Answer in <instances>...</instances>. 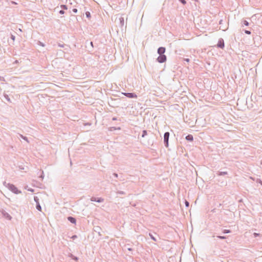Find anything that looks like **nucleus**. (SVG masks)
Here are the masks:
<instances>
[{
    "label": "nucleus",
    "instance_id": "obj_12",
    "mask_svg": "<svg viewBox=\"0 0 262 262\" xmlns=\"http://www.w3.org/2000/svg\"><path fill=\"white\" fill-rule=\"evenodd\" d=\"M36 208L37 210L41 211V207L39 203H37L36 204Z\"/></svg>",
    "mask_w": 262,
    "mask_h": 262
},
{
    "label": "nucleus",
    "instance_id": "obj_11",
    "mask_svg": "<svg viewBox=\"0 0 262 262\" xmlns=\"http://www.w3.org/2000/svg\"><path fill=\"white\" fill-rule=\"evenodd\" d=\"M19 136L24 140L26 141L28 143L29 142L28 139L27 137L24 136L23 135L21 134H19Z\"/></svg>",
    "mask_w": 262,
    "mask_h": 262
},
{
    "label": "nucleus",
    "instance_id": "obj_38",
    "mask_svg": "<svg viewBox=\"0 0 262 262\" xmlns=\"http://www.w3.org/2000/svg\"><path fill=\"white\" fill-rule=\"evenodd\" d=\"M12 4H13V5H17V3L14 2V1H11L10 2Z\"/></svg>",
    "mask_w": 262,
    "mask_h": 262
},
{
    "label": "nucleus",
    "instance_id": "obj_48",
    "mask_svg": "<svg viewBox=\"0 0 262 262\" xmlns=\"http://www.w3.org/2000/svg\"><path fill=\"white\" fill-rule=\"evenodd\" d=\"M112 128H113L114 129H116V128L115 127H112Z\"/></svg>",
    "mask_w": 262,
    "mask_h": 262
},
{
    "label": "nucleus",
    "instance_id": "obj_43",
    "mask_svg": "<svg viewBox=\"0 0 262 262\" xmlns=\"http://www.w3.org/2000/svg\"><path fill=\"white\" fill-rule=\"evenodd\" d=\"M113 175L116 178H117L118 177V174L116 173H113Z\"/></svg>",
    "mask_w": 262,
    "mask_h": 262
},
{
    "label": "nucleus",
    "instance_id": "obj_37",
    "mask_svg": "<svg viewBox=\"0 0 262 262\" xmlns=\"http://www.w3.org/2000/svg\"><path fill=\"white\" fill-rule=\"evenodd\" d=\"M5 97L6 98V99L8 101H10V98H9V97H8V95H5Z\"/></svg>",
    "mask_w": 262,
    "mask_h": 262
},
{
    "label": "nucleus",
    "instance_id": "obj_41",
    "mask_svg": "<svg viewBox=\"0 0 262 262\" xmlns=\"http://www.w3.org/2000/svg\"><path fill=\"white\" fill-rule=\"evenodd\" d=\"M223 23V19H221L220 21H219V24L220 25H222Z\"/></svg>",
    "mask_w": 262,
    "mask_h": 262
},
{
    "label": "nucleus",
    "instance_id": "obj_45",
    "mask_svg": "<svg viewBox=\"0 0 262 262\" xmlns=\"http://www.w3.org/2000/svg\"><path fill=\"white\" fill-rule=\"evenodd\" d=\"M90 45L92 47H93V42L92 41L90 42Z\"/></svg>",
    "mask_w": 262,
    "mask_h": 262
},
{
    "label": "nucleus",
    "instance_id": "obj_40",
    "mask_svg": "<svg viewBox=\"0 0 262 262\" xmlns=\"http://www.w3.org/2000/svg\"><path fill=\"white\" fill-rule=\"evenodd\" d=\"M28 190L31 192H34V189L32 188H29L28 189Z\"/></svg>",
    "mask_w": 262,
    "mask_h": 262
},
{
    "label": "nucleus",
    "instance_id": "obj_32",
    "mask_svg": "<svg viewBox=\"0 0 262 262\" xmlns=\"http://www.w3.org/2000/svg\"><path fill=\"white\" fill-rule=\"evenodd\" d=\"M256 182L262 185V181H261V180L258 179L256 180Z\"/></svg>",
    "mask_w": 262,
    "mask_h": 262
},
{
    "label": "nucleus",
    "instance_id": "obj_29",
    "mask_svg": "<svg viewBox=\"0 0 262 262\" xmlns=\"http://www.w3.org/2000/svg\"><path fill=\"white\" fill-rule=\"evenodd\" d=\"M185 204L186 207H188L189 206V203L186 200H185Z\"/></svg>",
    "mask_w": 262,
    "mask_h": 262
},
{
    "label": "nucleus",
    "instance_id": "obj_22",
    "mask_svg": "<svg viewBox=\"0 0 262 262\" xmlns=\"http://www.w3.org/2000/svg\"><path fill=\"white\" fill-rule=\"evenodd\" d=\"M243 25H245V26H249V23H248V21H247V20H243Z\"/></svg>",
    "mask_w": 262,
    "mask_h": 262
},
{
    "label": "nucleus",
    "instance_id": "obj_18",
    "mask_svg": "<svg viewBox=\"0 0 262 262\" xmlns=\"http://www.w3.org/2000/svg\"><path fill=\"white\" fill-rule=\"evenodd\" d=\"M216 237L221 239H226L227 237L225 236H221V235H217L216 236Z\"/></svg>",
    "mask_w": 262,
    "mask_h": 262
},
{
    "label": "nucleus",
    "instance_id": "obj_17",
    "mask_svg": "<svg viewBox=\"0 0 262 262\" xmlns=\"http://www.w3.org/2000/svg\"><path fill=\"white\" fill-rule=\"evenodd\" d=\"M231 232V231L230 230H229V229H224L223 231V233H224V234L230 233Z\"/></svg>",
    "mask_w": 262,
    "mask_h": 262
},
{
    "label": "nucleus",
    "instance_id": "obj_23",
    "mask_svg": "<svg viewBox=\"0 0 262 262\" xmlns=\"http://www.w3.org/2000/svg\"><path fill=\"white\" fill-rule=\"evenodd\" d=\"M117 193L119 194H125V192L124 191H118L117 192Z\"/></svg>",
    "mask_w": 262,
    "mask_h": 262
},
{
    "label": "nucleus",
    "instance_id": "obj_24",
    "mask_svg": "<svg viewBox=\"0 0 262 262\" xmlns=\"http://www.w3.org/2000/svg\"><path fill=\"white\" fill-rule=\"evenodd\" d=\"M244 32L246 34H248V35H250L251 34V32L249 30H244Z\"/></svg>",
    "mask_w": 262,
    "mask_h": 262
},
{
    "label": "nucleus",
    "instance_id": "obj_5",
    "mask_svg": "<svg viewBox=\"0 0 262 262\" xmlns=\"http://www.w3.org/2000/svg\"><path fill=\"white\" fill-rule=\"evenodd\" d=\"M1 211V213H2V215H3V216L4 217H5V219H7L8 220H11L12 217L11 216V215L8 212H7L4 209H2Z\"/></svg>",
    "mask_w": 262,
    "mask_h": 262
},
{
    "label": "nucleus",
    "instance_id": "obj_4",
    "mask_svg": "<svg viewBox=\"0 0 262 262\" xmlns=\"http://www.w3.org/2000/svg\"><path fill=\"white\" fill-rule=\"evenodd\" d=\"M122 94L129 98H135L137 97V95L135 93H122Z\"/></svg>",
    "mask_w": 262,
    "mask_h": 262
},
{
    "label": "nucleus",
    "instance_id": "obj_33",
    "mask_svg": "<svg viewBox=\"0 0 262 262\" xmlns=\"http://www.w3.org/2000/svg\"><path fill=\"white\" fill-rule=\"evenodd\" d=\"M78 10L76 8H74L72 9V12L75 13H76L77 12Z\"/></svg>",
    "mask_w": 262,
    "mask_h": 262
},
{
    "label": "nucleus",
    "instance_id": "obj_26",
    "mask_svg": "<svg viewBox=\"0 0 262 262\" xmlns=\"http://www.w3.org/2000/svg\"><path fill=\"white\" fill-rule=\"evenodd\" d=\"M179 1L183 5H185L186 4V1L185 0H179Z\"/></svg>",
    "mask_w": 262,
    "mask_h": 262
},
{
    "label": "nucleus",
    "instance_id": "obj_21",
    "mask_svg": "<svg viewBox=\"0 0 262 262\" xmlns=\"http://www.w3.org/2000/svg\"><path fill=\"white\" fill-rule=\"evenodd\" d=\"M85 15H86V17L88 18H90L91 17V13L89 11H87L85 12Z\"/></svg>",
    "mask_w": 262,
    "mask_h": 262
},
{
    "label": "nucleus",
    "instance_id": "obj_13",
    "mask_svg": "<svg viewBox=\"0 0 262 262\" xmlns=\"http://www.w3.org/2000/svg\"><path fill=\"white\" fill-rule=\"evenodd\" d=\"M103 201H104V199L102 198H96V202L102 203Z\"/></svg>",
    "mask_w": 262,
    "mask_h": 262
},
{
    "label": "nucleus",
    "instance_id": "obj_7",
    "mask_svg": "<svg viewBox=\"0 0 262 262\" xmlns=\"http://www.w3.org/2000/svg\"><path fill=\"white\" fill-rule=\"evenodd\" d=\"M68 220L72 224H75L76 223V220L75 217H73V216H68Z\"/></svg>",
    "mask_w": 262,
    "mask_h": 262
},
{
    "label": "nucleus",
    "instance_id": "obj_30",
    "mask_svg": "<svg viewBox=\"0 0 262 262\" xmlns=\"http://www.w3.org/2000/svg\"><path fill=\"white\" fill-rule=\"evenodd\" d=\"M71 257H72V258L75 260H77L78 259V258L75 256H74L73 255H71Z\"/></svg>",
    "mask_w": 262,
    "mask_h": 262
},
{
    "label": "nucleus",
    "instance_id": "obj_20",
    "mask_svg": "<svg viewBox=\"0 0 262 262\" xmlns=\"http://www.w3.org/2000/svg\"><path fill=\"white\" fill-rule=\"evenodd\" d=\"M100 230H101V229L99 227H96L95 229V231L97 232L99 234H100Z\"/></svg>",
    "mask_w": 262,
    "mask_h": 262
},
{
    "label": "nucleus",
    "instance_id": "obj_34",
    "mask_svg": "<svg viewBox=\"0 0 262 262\" xmlns=\"http://www.w3.org/2000/svg\"><path fill=\"white\" fill-rule=\"evenodd\" d=\"M59 13L60 14H63L64 13V11L63 10H60L59 11Z\"/></svg>",
    "mask_w": 262,
    "mask_h": 262
},
{
    "label": "nucleus",
    "instance_id": "obj_16",
    "mask_svg": "<svg viewBox=\"0 0 262 262\" xmlns=\"http://www.w3.org/2000/svg\"><path fill=\"white\" fill-rule=\"evenodd\" d=\"M34 200L36 204L39 203V200L37 196H34Z\"/></svg>",
    "mask_w": 262,
    "mask_h": 262
},
{
    "label": "nucleus",
    "instance_id": "obj_3",
    "mask_svg": "<svg viewBox=\"0 0 262 262\" xmlns=\"http://www.w3.org/2000/svg\"><path fill=\"white\" fill-rule=\"evenodd\" d=\"M170 134L168 132H166L164 134V144L165 147H168L169 144H168V140L169 138Z\"/></svg>",
    "mask_w": 262,
    "mask_h": 262
},
{
    "label": "nucleus",
    "instance_id": "obj_36",
    "mask_svg": "<svg viewBox=\"0 0 262 262\" xmlns=\"http://www.w3.org/2000/svg\"><path fill=\"white\" fill-rule=\"evenodd\" d=\"M183 60L184 61H186L187 62H189L190 61V59L189 58H184Z\"/></svg>",
    "mask_w": 262,
    "mask_h": 262
},
{
    "label": "nucleus",
    "instance_id": "obj_10",
    "mask_svg": "<svg viewBox=\"0 0 262 262\" xmlns=\"http://www.w3.org/2000/svg\"><path fill=\"white\" fill-rule=\"evenodd\" d=\"M119 22H120V25L121 27H123L124 24V18L122 17H121L119 18Z\"/></svg>",
    "mask_w": 262,
    "mask_h": 262
},
{
    "label": "nucleus",
    "instance_id": "obj_46",
    "mask_svg": "<svg viewBox=\"0 0 262 262\" xmlns=\"http://www.w3.org/2000/svg\"><path fill=\"white\" fill-rule=\"evenodd\" d=\"M127 249L129 251H132V250H133L131 248H127Z\"/></svg>",
    "mask_w": 262,
    "mask_h": 262
},
{
    "label": "nucleus",
    "instance_id": "obj_47",
    "mask_svg": "<svg viewBox=\"0 0 262 262\" xmlns=\"http://www.w3.org/2000/svg\"><path fill=\"white\" fill-rule=\"evenodd\" d=\"M18 63V61L17 60H16L14 61V63Z\"/></svg>",
    "mask_w": 262,
    "mask_h": 262
},
{
    "label": "nucleus",
    "instance_id": "obj_1",
    "mask_svg": "<svg viewBox=\"0 0 262 262\" xmlns=\"http://www.w3.org/2000/svg\"><path fill=\"white\" fill-rule=\"evenodd\" d=\"M166 48L165 47H160L158 49L157 53L159 56L156 60L159 63H162L166 61L167 57L164 54Z\"/></svg>",
    "mask_w": 262,
    "mask_h": 262
},
{
    "label": "nucleus",
    "instance_id": "obj_42",
    "mask_svg": "<svg viewBox=\"0 0 262 262\" xmlns=\"http://www.w3.org/2000/svg\"><path fill=\"white\" fill-rule=\"evenodd\" d=\"M58 46L61 48H63L64 47V45H61L60 43H58Z\"/></svg>",
    "mask_w": 262,
    "mask_h": 262
},
{
    "label": "nucleus",
    "instance_id": "obj_49",
    "mask_svg": "<svg viewBox=\"0 0 262 262\" xmlns=\"http://www.w3.org/2000/svg\"><path fill=\"white\" fill-rule=\"evenodd\" d=\"M260 164L262 165V160L260 162Z\"/></svg>",
    "mask_w": 262,
    "mask_h": 262
},
{
    "label": "nucleus",
    "instance_id": "obj_14",
    "mask_svg": "<svg viewBox=\"0 0 262 262\" xmlns=\"http://www.w3.org/2000/svg\"><path fill=\"white\" fill-rule=\"evenodd\" d=\"M149 236L150 237V238L154 241L156 242L157 241V238L153 235L152 234H151V233H149Z\"/></svg>",
    "mask_w": 262,
    "mask_h": 262
},
{
    "label": "nucleus",
    "instance_id": "obj_6",
    "mask_svg": "<svg viewBox=\"0 0 262 262\" xmlns=\"http://www.w3.org/2000/svg\"><path fill=\"white\" fill-rule=\"evenodd\" d=\"M217 48H219L221 49H223L224 48V47H225L224 41L223 38H220L219 39V41H218V42L217 44Z\"/></svg>",
    "mask_w": 262,
    "mask_h": 262
},
{
    "label": "nucleus",
    "instance_id": "obj_9",
    "mask_svg": "<svg viewBox=\"0 0 262 262\" xmlns=\"http://www.w3.org/2000/svg\"><path fill=\"white\" fill-rule=\"evenodd\" d=\"M217 175L222 176H225L228 174V172L227 171H217Z\"/></svg>",
    "mask_w": 262,
    "mask_h": 262
},
{
    "label": "nucleus",
    "instance_id": "obj_27",
    "mask_svg": "<svg viewBox=\"0 0 262 262\" xmlns=\"http://www.w3.org/2000/svg\"><path fill=\"white\" fill-rule=\"evenodd\" d=\"M96 198H96V197H94V196H93V197H92V198H91V199H90V200H91V201L92 202H96Z\"/></svg>",
    "mask_w": 262,
    "mask_h": 262
},
{
    "label": "nucleus",
    "instance_id": "obj_44",
    "mask_svg": "<svg viewBox=\"0 0 262 262\" xmlns=\"http://www.w3.org/2000/svg\"><path fill=\"white\" fill-rule=\"evenodd\" d=\"M114 121H116V120H117V118L116 117H113V119H112Z\"/></svg>",
    "mask_w": 262,
    "mask_h": 262
},
{
    "label": "nucleus",
    "instance_id": "obj_28",
    "mask_svg": "<svg viewBox=\"0 0 262 262\" xmlns=\"http://www.w3.org/2000/svg\"><path fill=\"white\" fill-rule=\"evenodd\" d=\"M96 198H96V197H94V196H93V197H92V198H91V199H90V200H91V201L92 202H96Z\"/></svg>",
    "mask_w": 262,
    "mask_h": 262
},
{
    "label": "nucleus",
    "instance_id": "obj_19",
    "mask_svg": "<svg viewBox=\"0 0 262 262\" xmlns=\"http://www.w3.org/2000/svg\"><path fill=\"white\" fill-rule=\"evenodd\" d=\"M60 7L61 9H62V10H67L68 9V6L66 5H61L60 6Z\"/></svg>",
    "mask_w": 262,
    "mask_h": 262
},
{
    "label": "nucleus",
    "instance_id": "obj_8",
    "mask_svg": "<svg viewBox=\"0 0 262 262\" xmlns=\"http://www.w3.org/2000/svg\"><path fill=\"white\" fill-rule=\"evenodd\" d=\"M185 139L188 141H190V142L193 141V136L191 134H189L186 136Z\"/></svg>",
    "mask_w": 262,
    "mask_h": 262
},
{
    "label": "nucleus",
    "instance_id": "obj_39",
    "mask_svg": "<svg viewBox=\"0 0 262 262\" xmlns=\"http://www.w3.org/2000/svg\"><path fill=\"white\" fill-rule=\"evenodd\" d=\"M40 177L42 179L44 177V176H43V172L42 171V173H41V176H40Z\"/></svg>",
    "mask_w": 262,
    "mask_h": 262
},
{
    "label": "nucleus",
    "instance_id": "obj_2",
    "mask_svg": "<svg viewBox=\"0 0 262 262\" xmlns=\"http://www.w3.org/2000/svg\"><path fill=\"white\" fill-rule=\"evenodd\" d=\"M6 187L15 194H18L21 193V191L19 190L13 184L8 183Z\"/></svg>",
    "mask_w": 262,
    "mask_h": 262
},
{
    "label": "nucleus",
    "instance_id": "obj_31",
    "mask_svg": "<svg viewBox=\"0 0 262 262\" xmlns=\"http://www.w3.org/2000/svg\"><path fill=\"white\" fill-rule=\"evenodd\" d=\"M253 235L255 237H256L259 236L260 235V234L257 233H254Z\"/></svg>",
    "mask_w": 262,
    "mask_h": 262
},
{
    "label": "nucleus",
    "instance_id": "obj_35",
    "mask_svg": "<svg viewBox=\"0 0 262 262\" xmlns=\"http://www.w3.org/2000/svg\"><path fill=\"white\" fill-rule=\"evenodd\" d=\"M76 238H77V236L76 235H73L72 237H71V238H72L73 239H76Z\"/></svg>",
    "mask_w": 262,
    "mask_h": 262
},
{
    "label": "nucleus",
    "instance_id": "obj_15",
    "mask_svg": "<svg viewBox=\"0 0 262 262\" xmlns=\"http://www.w3.org/2000/svg\"><path fill=\"white\" fill-rule=\"evenodd\" d=\"M147 134V132L146 130H143L142 131V137L144 138L145 137Z\"/></svg>",
    "mask_w": 262,
    "mask_h": 262
},
{
    "label": "nucleus",
    "instance_id": "obj_25",
    "mask_svg": "<svg viewBox=\"0 0 262 262\" xmlns=\"http://www.w3.org/2000/svg\"><path fill=\"white\" fill-rule=\"evenodd\" d=\"M10 38H11L13 41H14V40H15V35H13V34H11Z\"/></svg>",
    "mask_w": 262,
    "mask_h": 262
}]
</instances>
